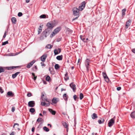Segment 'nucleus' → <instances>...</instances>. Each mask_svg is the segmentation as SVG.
Segmentation results:
<instances>
[{
	"label": "nucleus",
	"instance_id": "1",
	"mask_svg": "<svg viewBox=\"0 0 135 135\" xmlns=\"http://www.w3.org/2000/svg\"><path fill=\"white\" fill-rule=\"evenodd\" d=\"M73 15L75 16H78L79 15V9H78L77 7H75L73 9Z\"/></svg>",
	"mask_w": 135,
	"mask_h": 135
},
{
	"label": "nucleus",
	"instance_id": "2",
	"mask_svg": "<svg viewBox=\"0 0 135 135\" xmlns=\"http://www.w3.org/2000/svg\"><path fill=\"white\" fill-rule=\"evenodd\" d=\"M115 117H114L113 118L110 119L109 121L108 125L109 127H110L112 126L114 123V119Z\"/></svg>",
	"mask_w": 135,
	"mask_h": 135
},
{
	"label": "nucleus",
	"instance_id": "3",
	"mask_svg": "<svg viewBox=\"0 0 135 135\" xmlns=\"http://www.w3.org/2000/svg\"><path fill=\"white\" fill-rule=\"evenodd\" d=\"M48 31V29H46L45 31L43 32V33L42 34V36L40 37L41 38L42 37L44 38V37L46 38L47 37V36L49 34Z\"/></svg>",
	"mask_w": 135,
	"mask_h": 135
},
{
	"label": "nucleus",
	"instance_id": "4",
	"mask_svg": "<svg viewBox=\"0 0 135 135\" xmlns=\"http://www.w3.org/2000/svg\"><path fill=\"white\" fill-rule=\"evenodd\" d=\"M85 4L86 3L85 1H84L82 2L81 3V5L79 7V10L80 11H81L83 10L85 7Z\"/></svg>",
	"mask_w": 135,
	"mask_h": 135
},
{
	"label": "nucleus",
	"instance_id": "5",
	"mask_svg": "<svg viewBox=\"0 0 135 135\" xmlns=\"http://www.w3.org/2000/svg\"><path fill=\"white\" fill-rule=\"evenodd\" d=\"M35 102L34 101H30L28 103V106L30 107H33L35 106Z\"/></svg>",
	"mask_w": 135,
	"mask_h": 135
},
{
	"label": "nucleus",
	"instance_id": "6",
	"mask_svg": "<svg viewBox=\"0 0 135 135\" xmlns=\"http://www.w3.org/2000/svg\"><path fill=\"white\" fill-rule=\"evenodd\" d=\"M47 26L48 28L47 29H48V31L51 30V29L53 28L54 27L53 24L50 23H47Z\"/></svg>",
	"mask_w": 135,
	"mask_h": 135
},
{
	"label": "nucleus",
	"instance_id": "7",
	"mask_svg": "<svg viewBox=\"0 0 135 135\" xmlns=\"http://www.w3.org/2000/svg\"><path fill=\"white\" fill-rule=\"evenodd\" d=\"M70 86L74 92L75 91L76 89V85L73 83H71L70 84Z\"/></svg>",
	"mask_w": 135,
	"mask_h": 135
},
{
	"label": "nucleus",
	"instance_id": "8",
	"mask_svg": "<svg viewBox=\"0 0 135 135\" xmlns=\"http://www.w3.org/2000/svg\"><path fill=\"white\" fill-rule=\"evenodd\" d=\"M90 62V60L88 59H87L86 60L85 62V65L86 67L87 68V70L88 71L89 70L88 66L89 65V62Z\"/></svg>",
	"mask_w": 135,
	"mask_h": 135
},
{
	"label": "nucleus",
	"instance_id": "9",
	"mask_svg": "<svg viewBox=\"0 0 135 135\" xmlns=\"http://www.w3.org/2000/svg\"><path fill=\"white\" fill-rule=\"evenodd\" d=\"M47 56V54H45L42 56L41 57V60L43 62H44Z\"/></svg>",
	"mask_w": 135,
	"mask_h": 135
},
{
	"label": "nucleus",
	"instance_id": "10",
	"mask_svg": "<svg viewBox=\"0 0 135 135\" xmlns=\"http://www.w3.org/2000/svg\"><path fill=\"white\" fill-rule=\"evenodd\" d=\"M46 101L48 102V103H46L45 102H41V105L43 106H45L46 107L49 106L50 105V104L49 103V102L48 100L47 99L46 100Z\"/></svg>",
	"mask_w": 135,
	"mask_h": 135
},
{
	"label": "nucleus",
	"instance_id": "11",
	"mask_svg": "<svg viewBox=\"0 0 135 135\" xmlns=\"http://www.w3.org/2000/svg\"><path fill=\"white\" fill-rule=\"evenodd\" d=\"M131 20H129L126 23V28H127L128 27L130 26L131 25Z\"/></svg>",
	"mask_w": 135,
	"mask_h": 135
},
{
	"label": "nucleus",
	"instance_id": "12",
	"mask_svg": "<svg viewBox=\"0 0 135 135\" xmlns=\"http://www.w3.org/2000/svg\"><path fill=\"white\" fill-rule=\"evenodd\" d=\"M19 126V125L17 123H15L14 124L13 126V128H15L16 130V129H17L18 130H20V129L18 127Z\"/></svg>",
	"mask_w": 135,
	"mask_h": 135
},
{
	"label": "nucleus",
	"instance_id": "13",
	"mask_svg": "<svg viewBox=\"0 0 135 135\" xmlns=\"http://www.w3.org/2000/svg\"><path fill=\"white\" fill-rule=\"evenodd\" d=\"M60 27H58L55 29L54 32L56 34L60 31Z\"/></svg>",
	"mask_w": 135,
	"mask_h": 135
},
{
	"label": "nucleus",
	"instance_id": "14",
	"mask_svg": "<svg viewBox=\"0 0 135 135\" xmlns=\"http://www.w3.org/2000/svg\"><path fill=\"white\" fill-rule=\"evenodd\" d=\"M20 72H18L16 73H15L12 75V78L13 79L15 78L20 73Z\"/></svg>",
	"mask_w": 135,
	"mask_h": 135
},
{
	"label": "nucleus",
	"instance_id": "15",
	"mask_svg": "<svg viewBox=\"0 0 135 135\" xmlns=\"http://www.w3.org/2000/svg\"><path fill=\"white\" fill-rule=\"evenodd\" d=\"M49 111L52 114L54 115H55L56 113V112L55 111L51 109H48Z\"/></svg>",
	"mask_w": 135,
	"mask_h": 135
},
{
	"label": "nucleus",
	"instance_id": "16",
	"mask_svg": "<svg viewBox=\"0 0 135 135\" xmlns=\"http://www.w3.org/2000/svg\"><path fill=\"white\" fill-rule=\"evenodd\" d=\"M91 117L93 119L97 118L98 117L97 115L95 113H93L91 115Z\"/></svg>",
	"mask_w": 135,
	"mask_h": 135
},
{
	"label": "nucleus",
	"instance_id": "17",
	"mask_svg": "<svg viewBox=\"0 0 135 135\" xmlns=\"http://www.w3.org/2000/svg\"><path fill=\"white\" fill-rule=\"evenodd\" d=\"M12 22L14 24H15L16 22V18L14 17H12L11 19Z\"/></svg>",
	"mask_w": 135,
	"mask_h": 135
},
{
	"label": "nucleus",
	"instance_id": "18",
	"mask_svg": "<svg viewBox=\"0 0 135 135\" xmlns=\"http://www.w3.org/2000/svg\"><path fill=\"white\" fill-rule=\"evenodd\" d=\"M7 94L10 97H13V94L12 92L11 91H9L7 93Z\"/></svg>",
	"mask_w": 135,
	"mask_h": 135
},
{
	"label": "nucleus",
	"instance_id": "19",
	"mask_svg": "<svg viewBox=\"0 0 135 135\" xmlns=\"http://www.w3.org/2000/svg\"><path fill=\"white\" fill-rule=\"evenodd\" d=\"M62 55L58 56L56 57V58L57 60H60L62 59Z\"/></svg>",
	"mask_w": 135,
	"mask_h": 135
},
{
	"label": "nucleus",
	"instance_id": "20",
	"mask_svg": "<svg viewBox=\"0 0 135 135\" xmlns=\"http://www.w3.org/2000/svg\"><path fill=\"white\" fill-rule=\"evenodd\" d=\"M131 116L132 118H135V112H133L131 114Z\"/></svg>",
	"mask_w": 135,
	"mask_h": 135
},
{
	"label": "nucleus",
	"instance_id": "21",
	"mask_svg": "<svg viewBox=\"0 0 135 135\" xmlns=\"http://www.w3.org/2000/svg\"><path fill=\"white\" fill-rule=\"evenodd\" d=\"M52 103L54 104H56L57 102L56 98H54L52 100Z\"/></svg>",
	"mask_w": 135,
	"mask_h": 135
},
{
	"label": "nucleus",
	"instance_id": "22",
	"mask_svg": "<svg viewBox=\"0 0 135 135\" xmlns=\"http://www.w3.org/2000/svg\"><path fill=\"white\" fill-rule=\"evenodd\" d=\"M104 121V119H101V120H98V122L99 124L103 123Z\"/></svg>",
	"mask_w": 135,
	"mask_h": 135
},
{
	"label": "nucleus",
	"instance_id": "23",
	"mask_svg": "<svg viewBox=\"0 0 135 135\" xmlns=\"http://www.w3.org/2000/svg\"><path fill=\"white\" fill-rule=\"evenodd\" d=\"M65 80H67L69 79V78L68 75V73H66L65 74V76L64 78Z\"/></svg>",
	"mask_w": 135,
	"mask_h": 135
},
{
	"label": "nucleus",
	"instance_id": "24",
	"mask_svg": "<svg viewBox=\"0 0 135 135\" xmlns=\"http://www.w3.org/2000/svg\"><path fill=\"white\" fill-rule=\"evenodd\" d=\"M62 124L64 127L65 128H68V125L66 122H63L62 123Z\"/></svg>",
	"mask_w": 135,
	"mask_h": 135
},
{
	"label": "nucleus",
	"instance_id": "25",
	"mask_svg": "<svg viewBox=\"0 0 135 135\" xmlns=\"http://www.w3.org/2000/svg\"><path fill=\"white\" fill-rule=\"evenodd\" d=\"M52 46L51 45L48 44L46 45V48L47 49H51L52 47Z\"/></svg>",
	"mask_w": 135,
	"mask_h": 135
},
{
	"label": "nucleus",
	"instance_id": "26",
	"mask_svg": "<svg viewBox=\"0 0 135 135\" xmlns=\"http://www.w3.org/2000/svg\"><path fill=\"white\" fill-rule=\"evenodd\" d=\"M67 95L66 94H64L63 95V97L64 100L66 101L67 100Z\"/></svg>",
	"mask_w": 135,
	"mask_h": 135
},
{
	"label": "nucleus",
	"instance_id": "27",
	"mask_svg": "<svg viewBox=\"0 0 135 135\" xmlns=\"http://www.w3.org/2000/svg\"><path fill=\"white\" fill-rule=\"evenodd\" d=\"M35 109L33 108H31L30 109V112L31 113H33L35 112Z\"/></svg>",
	"mask_w": 135,
	"mask_h": 135
},
{
	"label": "nucleus",
	"instance_id": "28",
	"mask_svg": "<svg viewBox=\"0 0 135 135\" xmlns=\"http://www.w3.org/2000/svg\"><path fill=\"white\" fill-rule=\"evenodd\" d=\"M41 27V26H40L39 28H38V34H39L42 31V28Z\"/></svg>",
	"mask_w": 135,
	"mask_h": 135
},
{
	"label": "nucleus",
	"instance_id": "29",
	"mask_svg": "<svg viewBox=\"0 0 135 135\" xmlns=\"http://www.w3.org/2000/svg\"><path fill=\"white\" fill-rule=\"evenodd\" d=\"M80 38L84 42H86V41L85 40V39L83 36H80Z\"/></svg>",
	"mask_w": 135,
	"mask_h": 135
},
{
	"label": "nucleus",
	"instance_id": "30",
	"mask_svg": "<svg viewBox=\"0 0 135 135\" xmlns=\"http://www.w3.org/2000/svg\"><path fill=\"white\" fill-rule=\"evenodd\" d=\"M126 11V9H124L122 10V15L124 16L125 15V12Z\"/></svg>",
	"mask_w": 135,
	"mask_h": 135
},
{
	"label": "nucleus",
	"instance_id": "31",
	"mask_svg": "<svg viewBox=\"0 0 135 135\" xmlns=\"http://www.w3.org/2000/svg\"><path fill=\"white\" fill-rule=\"evenodd\" d=\"M46 16L45 15H41L40 17V18H46Z\"/></svg>",
	"mask_w": 135,
	"mask_h": 135
},
{
	"label": "nucleus",
	"instance_id": "32",
	"mask_svg": "<svg viewBox=\"0 0 135 135\" xmlns=\"http://www.w3.org/2000/svg\"><path fill=\"white\" fill-rule=\"evenodd\" d=\"M43 129L44 130L46 131V132H48L49 130V129L47 128L46 127H43Z\"/></svg>",
	"mask_w": 135,
	"mask_h": 135
},
{
	"label": "nucleus",
	"instance_id": "33",
	"mask_svg": "<svg viewBox=\"0 0 135 135\" xmlns=\"http://www.w3.org/2000/svg\"><path fill=\"white\" fill-rule=\"evenodd\" d=\"M43 120L41 118H38L37 120V122H41Z\"/></svg>",
	"mask_w": 135,
	"mask_h": 135
},
{
	"label": "nucleus",
	"instance_id": "34",
	"mask_svg": "<svg viewBox=\"0 0 135 135\" xmlns=\"http://www.w3.org/2000/svg\"><path fill=\"white\" fill-rule=\"evenodd\" d=\"M80 98L81 100L83 97V95L82 93H80L79 95Z\"/></svg>",
	"mask_w": 135,
	"mask_h": 135
},
{
	"label": "nucleus",
	"instance_id": "35",
	"mask_svg": "<svg viewBox=\"0 0 135 135\" xmlns=\"http://www.w3.org/2000/svg\"><path fill=\"white\" fill-rule=\"evenodd\" d=\"M60 67V66L58 64H56L55 65V68L56 69H58Z\"/></svg>",
	"mask_w": 135,
	"mask_h": 135
},
{
	"label": "nucleus",
	"instance_id": "36",
	"mask_svg": "<svg viewBox=\"0 0 135 135\" xmlns=\"http://www.w3.org/2000/svg\"><path fill=\"white\" fill-rule=\"evenodd\" d=\"M104 78L105 79V81L106 82H109V79L107 76L106 77H105Z\"/></svg>",
	"mask_w": 135,
	"mask_h": 135
},
{
	"label": "nucleus",
	"instance_id": "37",
	"mask_svg": "<svg viewBox=\"0 0 135 135\" xmlns=\"http://www.w3.org/2000/svg\"><path fill=\"white\" fill-rule=\"evenodd\" d=\"M4 70L2 67H0V73L1 72H4Z\"/></svg>",
	"mask_w": 135,
	"mask_h": 135
},
{
	"label": "nucleus",
	"instance_id": "38",
	"mask_svg": "<svg viewBox=\"0 0 135 135\" xmlns=\"http://www.w3.org/2000/svg\"><path fill=\"white\" fill-rule=\"evenodd\" d=\"M54 54L55 55H57L59 54L58 51H57V49H55L54 50Z\"/></svg>",
	"mask_w": 135,
	"mask_h": 135
},
{
	"label": "nucleus",
	"instance_id": "39",
	"mask_svg": "<svg viewBox=\"0 0 135 135\" xmlns=\"http://www.w3.org/2000/svg\"><path fill=\"white\" fill-rule=\"evenodd\" d=\"M55 34H56L55 33L53 32L50 35V37H52L54 36H55Z\"/></svg>",
	"mask_w": 135,
	"mask_h": 135
},
{
	"label": "nucleus",
	"instance_id": "40",
	"mask_svg": "<svg viewBox=\"0 0 135 135\" xmlns=\"http://www.w3.org/2000/svg\"><path fill=\"white\" fill-rule=\"evenodd\" d=\"M32 66V65L31 64H30V63H29L28 64L26 67L27 68H30Z\"/></svg>",
	"mask_w": 135,
	"mask_h": 135
},
{
	"label": "nucleus",
	"instance_id": "41",
	"mask_svg": "<svg viewBox=\"0 0 135 135\" xmlns=\"http://www.w3.org/2000/svg\"><path fill=\"white\" fill-rule=\"evenodd\" d=\"M50 78L49 76H47L46 78V80L47 81H49L50 79Z\"/></svg>",
	"mask_w": 135,
	"mask_h": 135
},
{
	"label": "nucleus",
	"instance_id": "42",
	"mask_svg": "<svg viewBox=\"0 0 135 135\" xmlns=\"http://www.w3.org/2000/svg\"><path fill=\"white\" fill-rule=\"evenodd\" d=\"M8 41H6L5 42H3L2 44V45H4L6 44H8Z\"/></svg>",
	"mask_w": 135,
	"mask_h": 135
},
{
	"label": "nucleus",
	"instance_id": "43",
	"mask_svg": "<svg viewBox=\"0 0 135 135\" xmlns=\"http://www.w3.org/2000/svg\"><path fill=\"white\" fill-rule=\"evenodd\" d=\"M102 74H103V76L104 78H105V77H106L107 76V75L104 72H103L102 73Z\"/></svg>",
	"mask_w": 135,
	"mask_h": 135
},
{
	"label": "nucleus",
	"instance_id": "44",
	"mask_svg": "<svg viewBox=\"0 0 135 135\" xmlns=\"http://www.w3.org/2000/svg\"><path fill=\"white\" fill-rule=\"evenodd\" d=\"M35 62V60H33L32 61H31V62H30V64H31V65H33L34 64V63Z\"/></svg>",
	"mask_w": 135,
	"mask_h": 135
},
{
	"label": "nucleus",
	"instance_id": "45",
	"mask_svg": "<svg viewBox=\"0 0 135 135\" xmlns=\"http://www.w3.org/2000/svg\"><path fill=\"white\" fill-rule=\"evenodd\" d=\"M22 13L21 12H19L18 14V16L19 17H21V16H22Z\"/></svg>",
	"mask_w": 135,
	"mask_h": 135
},
{
	"label": "nucleus",
	"instance_id": "46",
	"mask_svg": "<svg viewBox=\"0 0 135 135\" xmlns=\"http://www.w3.org/2000/svg\"><path fill=\"white\" fill-rule=\"evenodd\" d=\"M49 71H50V73H52V68L51 67H50L49 68Z\"/></svg>",
	"mask_w": 135,
	"mask_h": 135
},
{
	"label": "nucleus",
	"instance_id": "47",
	"mask_svg": "<svg viewBox=\"0 0 135 135\" xmlns=\"http://www.w3.org/2000/svg\"><path fill=\"white\" fill-rule=\"evenodd\" d=\"M77 98V97L76 95H74L73 98H74V99L75 100V101L76 100Z\"/></svg>",
	"mask_w": 135,
	"mask_h": 135
},
{
	"label": "nucleus",
	"instance_id": "48",
	"mask_svg": "<svg viewBox=\"0 0 135 135\" xmlns=\"http://www.w3.org/2000/svg\"><path fill=\"white\" fill-rule=\"evenodd\" d=\"M7 31H5L4 33V34L3 36V38H5L6 37V34H7Z\"/></svg>",
	"mask_w": 135,
	"mask_h": 135
},
{
	"label": "nucleus",
	"instance_id": "49",
	"mask_svg": "<svg viewBox=\"0 0 135 135\" xmlns=\"http://www.w3.org/2000/svg\"><path fill=\"white\" fill-rule=\"evenodd\" d=\"M15 108L14 107H12L11 111L12 112H14L15 110Z\"/></svg>",
	"mask_w": 135,
	"mask_h": 135
},
{
	"label": "nucleus",
	"instance_id": "50",
	"mask_svg": "<svg viewBox=\"0 0 135 135\" xmlns=\"http://www.w3.org/2000/svg\"><path fill=\"white\" fill-rule=\"evenodd\" d=\"M18 66H12V67H11L10 68V69H13L14 68H17L18 67Z\"/></svg>",
	"mask_w": 135,
	"mask_h": 135
},
{
	"label": "nucleus",
	"instance_id": "51",
	"mask_svg": "<svg viewBox=\"0 0 135 135\" xmlns=\"http://www.w3.org/2000/svg\"><path fill=\"white\" fill-rule=\"evenodd\" d=\"M32 96V94L30 93H28L27 94V96L28 97H30Z\"/></svg>",
	"mask_w": 135,
	"mask_h": 135
},
{
	"label": "nucleus",
	"instance_id": "52",
	"mask_svg": "<svg viewBox=\"0 0 135 135\" xmlns=\"http://www.w3.org/2000/svg\"><path fill=\"white\" fill-rule=\"evenodd\" d=\"M3 90L2 89V88H1V89H0V92L1 93H2L3 92Z\"/></svg>",
	"mask_w": 135,
	"mask_h": 135
},
{
	"label": "nucleus",
	"instance_id": "53",
	"mask_svg": "<svg viewBox=\"0 0 135 135\" xmlns=\"http://www.w3.org/2000/svg\"><path fill=\"white\" fill-rule=\"evenodd\" d=\"M121 89V87H118L117 88V90L118 91L120 90Z\"/></svg>",
	"mask_w": 135,
	"mask_h": 135
},
{
	"label": "nucleus",
	"instance_id": "54",
	"mask_svg": "<svg viewBox=\"0 0 135 135\" xmlns=\"http://www.w3.org/2000/svg\"><path fill=\"white\" fill-rule=\"evenodd\" d=\"M57 51H58V52H59V53H60L61 52V50L59 48H58V49L57 50Z\"/></svg>",
	"mask_w": 135,
	"mask_h": 135
},
{
	"label": "nucleus",
	"instance_id": "55",
	"mask_svg": "<svg viewBox=\"0 0 135 135\" xmlns=\"http://www.w3.org/2000/svg\"><path fill=\"white\" fill-rule=\"evenodd\" d=\"M35 128L34 127H33L32 129V131L33 132L34 131Z\"/></svg>",
	"mask_w": 135,
	"mask_h": 135
},
{
	"label": "nucleus",
	"instance_id": "56",
	"mask_svg": "<svg viewBox=\"0 0 135 135\" xmlns=\"http://www.w3.org/2000/svg\"><path fill=\"white\" fill-rule=\"evenodd\" d=\"M132 52H133L134 53H135V49H133L132 50Z\"/></svg>",
	"mask_w": 135,
	"mask_h": 135
},
{
	"label": "nucleus",
	"instance_id": "57",
	"mask_svg": "<svg viewBox=\"0 0 135 135\" xmlns=\"http://www.w3.org/2000/svg\"><path fill=\"white\" fill-rule=\"evenodd\" d=\"M14 133L13 132H12L11 133L10 135H14Z\"/></svg>",
	"mask_w": 135,
	"mask_h": 135
},
{
	"label": "nucleus",
	"instance_id": "58",
	"mask_svg": "<svg viewBox=\"0 0 135 135\" xmlns=\"http://www.w3.org/2000/svg\"><path fill=\"white\" fill-rule=\"evenodd\" d=\"M30 0H26V2L27 3H28L30 2Z\"/></svg>",
	"mask_w": 135,
	"mask_h": 135
},
{
	"label": "nucleus",
	"instance_id": "59",
	"mask_svg": "<svg viewBox=\"0 0 135 135\" xmlns=\"http://www.w3.org/2000/svg\"><path fill=\"white\" fill-rule=\"evenodd\" d=\"M43 113L45 115L46 114V112L44 111H43Z\"/></svg>",
	"mask_w": 135,
	"mask_h": 135
},
{
	"label": "nucleus",
	"instance_id": "60",
	"mask_svg": "<svg viewBox=\"0 0 135 135\" xmlns=\"http://www.w3.org/2000/svg\"><path fill=\"white\" fill-rule=\"evenodd\" d=\"M43 83H44V84H47V83L46 81H43Z\"/></svg>",
	"mask_w": 135,
	"mask_h": 135
},
{
	"label": "nucleus",
	"instance_id": "61",
	"mask_svg": "<svg viewBox=\"0 0 135 135\" xmlns=\"http://www.w3.org/2000/svg\"><path fill=\"white\" fill-rule=\"evenodd\" d=\"M41 65L42 66H43L44 65V63L43 62H42L41 63Z\"/></svg>",
	"mask_w": 135,
	"mask_h": 135
},
{
	"label": "nucleus",
	"instance_id": "62",
	"mask_svg": "<svg viewBox=\"0 0 135 135\" xmlns=\"http://www.w3.org/2000/svg\"><path fill=\"white\" fill-rule=\"evenodd\" d=\"M80 59H78V63H79L80 62Z\"/></svg>",
	"mask_w": 135,
	"mask_h": 135
},
{
	"label": "nucleus",
	"instance_id": "63",
	"mask_svg": "<svg viewBox=\"0 0 135 135\" xmlns=\"http://www.w3.org/2000/svg\"><path fill=\"white\" fill-rule=\"evenodd\" d=\"M67 30L68 31H71V30H70L69 29V28H67Z\"/></svg>",
	"mask_w": 135,
	"mask_h": 135
},
{
	"label": "nucleus",
	"instance_id": "64",
	"mask_svg": "<svg viewBox=\"0 0 135 135\" xmlns=\"http://www.w3.org/2000/svg\"><path fill=\"white\" fill-rule=\"evenodd\" d=\"M32 74L34 77V76H35V74L34 73H32Z\"/></svg>",
	"mask_w": 135,
	"mask_h": 135
}]
</instances>
